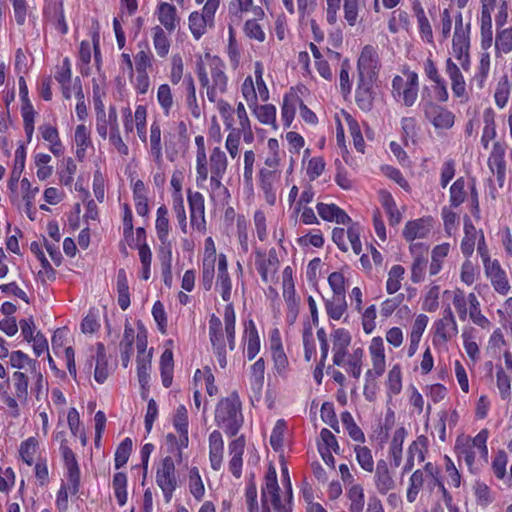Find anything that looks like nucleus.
Returning <instances> with one entry per match:
<instances>
[{
  "mask_svg": "<svg viewBox=\"0 0 512 512\" xmlns=\"http://www.w3.org/2000/svg\"><path fill=\"white\" fill-rule=\"evenodd\" d=\"M279 490L276 469L273 465H270L261 487V505L258 504L256 484L253 481L246 484L245 504L248 512H271L270 507L275 512H291L289 504L282 503Z\"/></svg>",
  "mask_w": 512,
  "mask_h": 512,
  "instance_id": "f257e3e1",
  "label": "nucleus"
},
{
  "mask_svg": "<svg viewBox=\"0 0 512 512\" xmlns=\"http://www.w3.org/2000/svg\"><path fill=\"white\" fill-rule=\"evenodd\" d=\"M197 77L210 102L215 103L226 93L229 79L225 63L219 57L206 54L197 64Z\"/></svg>",
  "mask_w": 512,
  "mask_h": 512,
  "instance_id": "f03ea898",
  "label": "nucleus"
},
{
  "mask_svg": "<svg viewBox=\"0 0 512 512\" xmlns=\"http://www.w3.org/2000/svg\"><path fill=\"white\" fill-rule=\"evenodd\" d=\"M95 111L97 134L104 140L108 139L112 149L122 158H126L130 150L120 133L116 107L109 106L106 113L103 103L99 102L95 105Z\"/></svg>",
  "mask_w": 512,
  "mask_h": 512,
  "instance_id": "7ed1b4c3",
  "label": "nucleus"
},
{
  "mask_svg": "<svg viewBox=\"0 0 512 512\" xmlns=\"http://www.w3.org/2000/svg\"><path fill=\"white\" fill-rule=\"evenodd\" d=\"M215 421L226 434L234 436L243 423L241 403L236 395L222 399L215 411Z\"/></svg>",
  "mask_w": 512,
  "mask_h": 512,
  "instance_id": "20e7f679",
  "label": "nucleus"
},
{
  "mask_svg": "<svg viewBox=\"0 0 512 512\" xmlns=\"http://www.w3.org/2000/svg\"><path fill=\"white\" fill-rule=\"evenodd\" d=\"M419 77L417 72L404 68L402 75L394 76L392 80V94L398 102L411 107L418 98Z\"/></svg>",
  "mask_w": 512,
  "mask_h": 512,
  "instance_id": "39448f33",
  "label": "nucleus"
},
{
  "mask_svg": "<svg viewBox=\"0 0 512 512\" xmlns=\"http://www.w3.org/2000/svg\"><path fill=\"white\" fill-rule=\"evenodd\" d=\"M173 426L180 434L179 439L174 434L166 436V443L170 453L175 452V457L178 462L183 461V450L188 447V412L184 405L177 407L173 419Z\"/></svg>",
  "mask_w": 512,
  "mask_h": 512,
  "instance_id": "423d86ee",
  "label": "nucleus"
},
{
  "mask_svg": "<svg viewBox=\"0 0 512 512\" xmlns=\"http://www.w3.org/2000/svg\"><path fill=\"white\" fill-rule=\"evenodd\" d=\"M175 455V452L173 453ZM175 462L179 463L172 456L164 457L156 468V484L161 489L166 503H169L174 492L179 486V479L176 473Z\"/></svg>",
  "mask_w": 512,
  "mask_h": 512,
  "instance_id": "0eeeda50",
  "label": "nucleus"
},
{
  "mask_svg": "<svg viewBox=\"0 0 512 512\" xmlns=\"http://www.w3.org/2000/svg\"><path fill=\"white\" fill-rule=\"evenodd\" d=\"M368 350L372 367L365 373L366 383L364 387V394L367 399L371 400V397L367 394L368 387L370 384L375 382L377 378L381 377L386 370V356L383 339L380 336L373 337L370 341Z\"/></svg>",
  "mask_w": 512,
  "mask_h": 512,
  "instance_id": "6e6552de",
  "label": "nucleus"
},
{
  "mask_svg": "<svg viewBox=\"0 0 512 512\" xmlns=\"http://www.w3.org/2000/svg\"><path fill=\"white\" fill-rule=\"evenodd\" d=\"M469 49V25L466 28L463 26V18L462 15L459 14L455 22V31L452 39V52L454 57L458 60L462 70L465 72H468L471 66Z\"/></svg>",
  "mask_w": 512,
  "mask_h": 512,
  "instance_id": "1a4fd4ad",
  "label": "nucleus"
},
{
  "mask_svg": "<svg viewBox=\"0 0 512 512\" xmlns=\"http://www.w3.org/2000/svg\"><path fill=\"white\" fill-rule=\"evenodd\" d=\"M279 266L280 261L274 248L268 252L255 251V267L264 283L271 284L276 282Z\"/></svg>",
  "mask_w": 512,
  "mask_h": 512,
  "instance_id": "9d476101",
  "label": "nucleus"
},
{
  "mask_svg": "<svg viewBox=\"0 0 512 512\" xmlns=\"http://www.w3.org/2000/svg\"><path fill=\"white\" fill-rule=\"evenodd\" d=\"M378 47L365 45L357 61L360 80H375L380 69Z\"/></svg>",
  "mask_w": 512,
  "mask_h": 512,
  "instance_id": "9b49d317",
  "label": "nucleus"
},
{
  "mask_svg": "<svg viewBox=\"0 0 512 512\" xmlns=\"http://www.w3.org/2000/svg\"><path fill=\"white\" fill-rule=\"evenodd\" d=\"M347 225V231H345L344 228L335 227L332 231V240L341 251L347 252L349 247L346 239H348L354 253L359 255L362 252V244L360 241L362 228L358 223H354L352 220L351 223Z\"/></svg>",
  "mask_w": 512,
  "mask_h": 512,
  "instance_id": "f8f14e48",
  "label": "nucleus"
},
{
  "mask_svg": "<svg viewBox=\"0 0 512 512\" xmlns=\"http://www.w3.org/2000/svg\"><path fill=\"white\" fill-rule=\"evenodd\" d=\"M423 111L426 119L437 130H448L453 127L455 115L452 111L433 101L423 104Z\"/></svg>",
  "mask_w": 512,
  "mask_h": 512,
  "instance_id": "ddd939ff",
  "label": "nucleus"
},
{
  "mask_svg": "<svg viewBox=\"0 0 512 512\" xmlns=\"http://www.w3.org/2000/svg\"><path fill=\"white\" fill-rule=\"evenodd\" d=\"M374 485L377 492L381 495H387L389 492L397 488V480L395 472L387 463L380 459L377 461L374 473Z\"/></svg>",
  "mask_w": 512,
  "mask_h": 512,
  "instance_id": "4468645a",
  "label": "nucleus"
},
{
  "mask_svg": "<svg viewBox=\"0 0 512 512\" xmlns=\"http://www.w3.org/2000/svg\"><path fill=\"white\" fill-rule=\"evenodd\" d=\"M60 451L67 471V480L72 494H76L80 484V469L74 452L68 447L67 440L61 441Z\"/></svg>",
  "mask_w": 512,
  "mask_h": 512,
  "instance_id": "2eb2a0df",
  "label": "nucleus"
},
{
  "mask_svg": "<svg viewBox=\"0 0 512 512\" xmlns=\"http://www.w3.org/2000/svg\"><path fill=\"white\" fill-rule=\"evenodd\" d=\"M187 200L192 228L203 233L206 230L205 199L200 192L188 191Z\"/></svg>",
  "mask_w": 512,
  "mask_h": 512,
  "instance_id": "dca6fc26",
  "label": "nucleus"
},
{
  "mask_svg": "<svg viewBox=\"0 0 512 512\" xmlns=\"http://www.w3.org/2000/svg\"><path fill=\"white\" fill-rule=\"evenodd\" d=\"M506 146L504 143L496 141L491 153L488 157V167L490 171L496 176L499 187H503L506 178V161H505Z\"/></svg>",
  "mask_w": 512,
  "mask_h": 512,
  "instance_id": "f3484780",
  "label": "nucleus"
},
{
  "mask_svg": "<svg viewBox=\"0 0 512 512\" xmlns=\"http://www.w3.org/2000/svg\"><path fill=\"white\" fill-rule=\"evenodd\" d=\"M435 337L446 342L458 334V325L451 307L443 309L442 317L434 322Z\"/></svg>",
  "mask_w": 512,
  "mask_h": 512,
  "instance_id": "a211bd4d",
  "label": "nucleus"
},
{
  "mask_svg": "<svg viewBox=\"0 0 512 512\" xmlns=\"http://www.w3.org/2000/svg\"><path fill=\"white\" fill-rule=\"evenodd\" d=\"M279 186L280 174L278 172L267 169L260 171L259 187L266 203L270 206L276 204Z\"/></svg>",
  "mask_w": 512,
  "mask_h": 512,
  "instance_id": "6ab92c4d",
  "label": "nucleus"
},
{
  "mask_svg": "<svg viewBox=\"0 0 512 512\" xmlns=\"http://www.w3.org/2000/svg\"><path fill=\"white\" fill-rule=\"evenodd\" d=\"M351 334L344 328L334 329L331 333L333 364L340 366L344 364L348 347L351 343Z\"/></svg>",
  "mask_w": 512,
  "mask_h": 512,
  "instance_id": "aec40b11",
  "label": "nucleus"
},
{
  "mask_svg": "<svg viewBox=\"0 0 512 512\" xmlns=\"http://www.w3.org/2000/svg\"><path fill=\"white\" fill-rule=\"evenodd\" d=\"M486 277L490 280L494 290L501 294L506 295L510 291V284L506 272L502 269L500 262L494 259L492 262L484 265Z\"/></svg>",
  "mask_w": 512,
  "mask_h": 512,
  "instance_id": "412c9836",
  "label": "nucleus"
},
{
  "mask_svg": "<svg viewBox=\"0 0 512 512\" xmlns=\"http://www.w3.org/2000/svg\"><path fill=\"white\" fill-rule=\"evenodd\" d=\"M242 342L244 344L245 357L251 361L260 352L261 343L255 322L252 319L244 321Z\"/></svg>",
  "mask_w": 512,
  "mask_h": 512,
  "instance_id": "4be33fe9",
  "label": "nucleus"
},
{
  "mask_svg": "<svg viewBox=\"0 0 512 512\" xmlns=\"http://www.w3.org/2000/svg\"><path fill=\"white\" fill-rule=\"evenodd\" d=\"M458 66L451 58H447L445 62V73L451 82V89L456 98L467 99L466 81Z\"/></svg>",
  "mask_w": 512,
  "mask_h": 512,
  "instance_id": "5701e85b",
  "label": "nucleus"
},
{
  "mask_svg": "<svg viewBox=\"0 0 512 512\" xmlns=\"http://www.w3.org/2000/svg\"><path fill=\"white\" fill-rule=\"evenodd\" d=\"M427 451V438L423 435L418 436L407 449V455L404 465L402 466V475L410 472L415 462L422 463L425 460V454Z\"/></svg>",
  "mask_w": 512,
  "mask_h": 512,
  "instance_id": "b1692460",
  "label": "nucleus"
},
{
  "mask_svg": "<svg viewBox=\"0 0 512 512\" xmlns=\"http://www.w3.org/2000/svg\"><path fill=\"white\" fill-rule=\"evenodd\" d=\"M432 229V218L423 217L408 221L403 229V237L406 241L413 242L416 239L426 238Z\"/></svg>",
  "mask_w": 512,
  "mask_h": 512,
  "instance_id": "393cba45",
  "label": "nucleus"
},
{
  "mask_svg": "<svg viewBox=\"0 0 512 512\" xmlns=\"http://www.w3.org/2000/svg\"><path fill=\"white\" fill-rule=\"evenodd\" d=\"M215 289L225 302H229L232 293V281L228 273V262L225 254L218 255V274Z\"/></svg>",
  "mask_w": 512,
  "mask_h": 512,
  "instance_id": "a878e982",
  "label": "nucleus"
},
{
  "mask_svg": "<svg viewBox=\"0 0 512 512\" xmlns=\"http://www.w3.org/2000/svg\"><path fill=\"white\" fill-rule=\"evenodd\" d=\"M155 15L160 23L159 26L168 33H172L180 22L176 7L168 2H160L155 10Z\"/></svg>",
  "mask_w": 512,
  "mask_h": 512,
  "instance_id": "bb28decb",
  "label": "nucleus"
},
{
  "mask_svg": "<svg viewBox=\"0 0 512 512\" xmlns=\"http://www.w3.org/2000/svg\"><path fill=\"white\" fill-rule=\"evenodd\" d=\"M195 143L197 145L196 153V185L198 188H205L208 179L207 156L204 146L203 136H196Z\"/></svg>",
  "mask_w": 512,
  "mask_h": 512,
  "instance_id": "cd10ccee",
  "label": "nucleus"
},
{
  "mask_svg": "<svg viewBox=\"0 0 512 512\" xmlns=\"http://www.w3.org/2000/svg\"><path fill=\"white\" fill-rule=\"evenodd\" d=\"M316 210L324 221L335 222L337 224L351 223V218L347 213L334 203H318Z\"/></svg>",
  "mask_w": 512,
  "mask_h": 512,
  "instance_id": "c85d7f7f",
  "label": "nucleus"
},
{
  "mask_svg": "<svg viewBox=\"0 0 512 512\" xmlns=\"http://www.w3.org/2000/svg\"><path fill=\"white\" fill-rule=\"evenodd\" d=\"M245 448V439L244 437H239L233 440L229 444V470L233 474L234 477L240 478L242 475V466L243 460L242 456Z\"/></svg>",
  "mask_w": 512,
  "mask_h": 512,
  "instance_id": "c756f323",
  "label": "nucleus"
},
{
  "mask_svg": "<svg viewBox=\"0 0 512 512\" xmlns=\"http://www.w3.org/2000/svg\"><path fill=\"white\" fill-rule=\"evenodd\" d=\"M264 374H265V361L263 358H259L250 367L249 373V385L253 397L259 400L262 395L264 385Z\"/></svg>",
  "mask_w": 512,
  "mask_h": 512,
  "instance_id": "7c9ffc66",
  "label": "nucleus"
},
{
  "mask_svg": "<svg viewBox=\"0 0 512 512\" xmlns=\"http://www.w3.org/2000/svg\"><path fill=\"white\" fill-rule=\"evenodd\" d=\"M224 441L219 431L214 430L209 435V460L213 470L219 471L222 466Z\"/></svg>",
  "mask_w": 512,
  "mask_h": 512,
  "instance_id": "2f4dec72",
  "label": "nucleus"
},
{
  "mask_svg": "<svg viewBox=\"0 0 512 512\" xmlns=\"http://www.w3.org/2000/svg\"><path fill=\"white\" fill-rule=\"evenodd\" d=\"M228 11L238 18H242L247 13H252L256 18H264L265 16L263 8L255 5L254 0H230Z\"/></svg>",
  "mask_w": 512,
  "mask_h": 512,
  "instance_id": "473e14b6",
  "label": "nucleus"
},
{
  "mask_svg": "<svg viewBox=\"0 0 512 512\" xmlns=\"http://www.w3.org/2000/svg\"><path fill=\"white\" fill-rule=\"evenodd\" d=\"M301 98L296 93H287L283 97V103L281 107V120L285 127H290L295 114L296 109L300 108Z\"/></svg>",
  "mask_w": 512,
  "mask_h": 512,
  "instance_id": "72a5a7b5",
  "label": "nucleus"
},
{
  "mask_svg": "<svg viewBox=\"0 0 512 512\" xmlns=\"http://www.w3.org/2000/svg\"><path fill=\"white\" fill-rule=\"evenodd\" d=\"M406 436L407 431L404 427L397 428L393 433L388 454L394 467H399L402 462L403 443Z\"/></svg>",
  "mask_w": 512,
  "mask_h": 512,
  "instance_id": "f704fd0d",
  "label": "nucleus"
},
{
  "mask_svg": "<svg viewBox=\"0 0 512 512\" xmlns=\"http://www.w3.org/2000/svg\"><path fill=\"white\" fill-rule=\"evenodd\" d=\"M169 34L170 33H168L159 25L154 26L151 29L153 47L156 51V54L160 58H165L169 54L171 47V40L169 38Z\"/></svg>",
  "mask_w": 512,
  "mask_h": 512,
  "instance_id": "c9c22d12",
  "label": "nucleus"
},
{
  "mask_svg": "<svg viewBox=\"0 0 512 512\" xmlns=\"http://www.w3.org/2000/svg\"><path fill=\"white\" fill-rule=\"evenodd\" d=\"M374 80H360L359 85L356 89V103L358 107L363 111L371 110L374 100V92L372 89V83Z\"/></svg>",
  "mask_w": 512,
  "mask_h": 512,
  "instance_id": "e433bc0d",
  "label": "nucleus"
},
{
  "mask_svg": "<svg viewBox=\"0 0 512 512\" xmlns=\"http://www.w3.org/2000/svg\"><path fill=\"white\" fill-rule=\"evenodd\" d=\"M39 131L42 138L49 143V150L55 156L62 155L64 152V147L60 140L57 128L50 124H43L39 126Z\"/></svg>",
  "mask_w": 512,
  "mask_h": 512,
  "instance_id": "4c0bfd02",
  "label": "nucleus"
},
{
  "mask_svg": "<svg viewBox=\"0 0 512 512\" xmlns=\"http://www.w3.org/2000/svg\"><path fill=\"white\" fill-rule=\"evenodd\" d=\"M92 50L94 51L95 62L99 65L100 63V37L98 33H93L92 43L89 41H82L79 50L80 61L88 65L91 62Z\"/></svg>",
  "mask_w": 512,
  "mask_h": 512,
  "instance_id": "58836bf2",
  "label": "nucleus"
},
{
  "mask_svg": "<svg viewBox=\"0 0 512 512\" xmlns=\"http://www.w3.org/2000/svg\"><path fill=\"white\" fill-rule=\"evenodd\" d=\"M363 358L364 350L360 347L355 348L347 359L344 358V364L339 367H343L351 377L358 380L362 373Z\"/></svg>",
  "mask_w": 512,
  "mask_h": 512,
  "instance_id": "ea45409f",
  "label": "nucleus"
},
{
  "mask_svg": "<svg viewBox=\"0 0 512 512\" xmlns=\"http://www.w3.org/2000/svg\"><path fill=\"white\" fill-rule=\"evenodd\" d=\"M189 29L195 39H200L207 31L208 27H213L214 23L206 18L200 11H193L188 17Z\"/></svg>",
  "mask_w": 512,
  "mask_h": 512,
  "instance_id": "a19ab883",
  "label": "nucleus"
},
{
  "mask_svg": "<svg viewBox=\"0 0 512 512\" xmlns=\"http://www.w3.org/2000/svg\"><path fill=\"white\" fill-rule=\"evenodd\" d=\"M381 205L383 206L388 221L391 226L398 225L402 220V213L397 208L394 198L387 191H381L379 194Z\"/></svg>",
  "mask_w": 512,
  "mask_h": 512,
  "instance_id": "79ce46f5",
  "label": "nucleus"
},
{
  "mask_svg": "<svg viewBox=\"0 0 512 512\" xmlns=\"http://www.w3.org/2000/svg\"><path fill=\"white\" fill-rule=\"evenodd\" d=\"M228 167L226 153L220 147H214L209 156L210 174L225 175Z\"/></svg>",
  "mask_w": 512,
  "mask_h": 512,
  "instance_id": "37998d69",
  "label": "nucleus"
},
{
  "mask_svg": "<svg viewBox=\"0 0 512 512\" xmlns=\"http://www.w3.org/2000/svg\"><path fill=\"white\" fill-rule=\"evenodd\" d=\"M346 297L332 296L325 300V311L329 319L339 321L347 311Z\"/></svg>",
  "mask_w": 512,
  "mask_h": 512,
  "instance_id": "c03bdc74",
  "label": "nucleus"
},
{
  "mask_svg": "<svg viewBox=\"0 0 512 512\" xmlns=\"http://www.w3.org/2000/svg\"><path fill=\"white\" fill-rule=\"evenodd\" d=\"M510 52H512V28H498L495 37V56L500 58Z\"/></svg>",
  "mask_w": 512,
  "mask_h": 512,
  "instance_id": "a18cd8bd",
  "label": "nucleus"
},
{
  "mask_svg": "<svg viewBox=\"0 0 512 512\" xmlns=\"http://www.w3.org/2000/svg\"><path fill=\"white\" fill-rule=\"evenodd\" d=\"M484 127L481 136V144L484 149L489 147V143L496 137L495 113L488 108L483 113Z\"/></svg>",
  "mask_w": 512,
  "mask_h": 512,
  "instance_id": "49530a36",
  "label": "nucleus"
},
{
  "mask_svg": "<svg viewBox=\"0 0 512 512\" xmlns=\"http://www.w3.org/2000/svg\"><path fill=\"white\" fill-rule=\"evenodd\" d=\"M116 291L118 294V305L122 310H126L130 306V293L126 271L119 269L116 279Z\"/></svg>",
  "mask_w": 512,
  "mask_h": 512,
  "instance_id": "de8ad7c7",
  "label": "nucleus"
},
{
  "mask_svg": "<svg viewBox=\"0 0 512 512\" xmlns=\"http://www.w3.org/2000/svg\"><path fill=\"white\" fill-rule=\"evenodd\" d=\"M224 325H225V334L227 337L229 349L232 351L235 349L236 345V336H235V325H236V315L234 311V307L232 303H228L224 308Z\"/></svg>",
  "mask_w": 512,
  "mask_h": 512,
  "instance_id": "09e8293b",
  "label": "nucleus"
},
{
  "mask_svg": "<svg viewBox=\"0 0 512 512\" xmlns=\"http://www.w3.org/2000/svg\"><path fill=\"white\" fill-rule=\"evenodd\" d=\"M468 303H469V317L472 320V322L483 328V329H489L490 327V321L488 318L482 314L480 309V302L477 298V296L474 293L468 294Z\"/></svg>",
  "mask_w": 512,
  "mask_h": 512,
  "instance_id": "8fccbe9b",
  "label": "nucleus"
},
{
  "mask_svg": "<svg viewBox=\"0 0 512 512\" xmlns=\"http://www.w3.org/2000/svg\"><path fill=\"white\" fill-rule=\"evenodd\" d=\"M449 251V243H442L433 248L431 253V263L429 266V274L431 276L437 275L441 271L444 260L449 254Z\"/></svg>",
  "mask_w": 512,
  "mask_h": 512,
  "instance_id": "3c124183",
  "label": "nucleus"
},
{
  "mask_svg": "<svg viewBox=\"0 0 512 512\" xmlns=\"http://www.w3.org/2000/svg\"><path fill=\"white\" fill-rule=\"evenodd\" d=\"M169 227L168 209L166 206L161 205L156 212L155 228L162 245L168 243Z\"/></svg>",
  "mask_w": 512,
  "mask_h": 512,
  "instance_id": "603ef678",
  "label": "nucleus"
},
{
  "mask_svg": "<svg viewBox=\"0 0 512 512\" xmlns=\"http://www.w3.org/2000/svg\"><path fill=\"white\" fill-rule=\"evenodd\" d=\"M74 140L77 147L76 156L78 159H83L87 148L92 144L88 127L84 124L78 125L75 129Z\"/></svg>",
  "mask_w": 512,
  "mask_h": 512,
  "instance_id": "864d4df0",
  "label": "nucleus"
},
{
  "mask_svg": "<svg viewBox=\"0 0 512 512\" xmlns=\"http://www.w3.org/2000/svg\"><path fill=\"white\" fill-rule=\"evenodd\" d=\"M150 153L154 161L160 166L163 162L161 129L157 122H153L150 127Z\"/></svg>",
  "mask_w": 512,
  "mask_h": 512,
  "instance_id": "5fc2aeb1",
  "label": "nucleus"
},
{
  "mask_svg": "<svg viewBox=\"0 0 512 512\" xmlns=\"http://www.w3.org/2000/svg\"><path fill=\"white\" fill-rule=\"evenodd\" d=\"M162 276L166 286L172 284V251L169 243L163 245L159 252Z\"/></svg>",
  "mask_w": 512,
  "mask_h": 512,
  "instance_id": "6e6d98bb",
  "label": "nucleus"
},
{
  "mask_svg": "<svg viewBox=\"0 0 512 512\" xmlns=\"http://www.w3.org/2000/svg\"><path fill=\"white\" fill-rule=\"evenodd\" d=\"M135 338V331L130 324H126L124 328L123 338L120 342V352L122 365L126 368L130 362L132 346Z\"/></svg>",
  "mask_w": 512,
  "mask_h": 512,
  "instance_id": "4d7b16f0",
  "label": "nucleus"
},
{
  "mask_svg": "<svg viewBox=\"0 0 512 512\" xmlns=\"http://www.w3.org/2000/svg\"><path fill=\"white\" fill-rule=\"evenodd\" d=\"M224 175L210 174L209 177V197L212 201H225L228 196V189L223 185Z\"/></svg>",
  "mask_w": 512,
  "mask_h": 512,
  "instance_id": "13d9d810",
  "label": "nucleus"
},
{
  "mask_svg": "<svg viewBox=\"0 0 512 512\" xmlns=\"http://www.w3.org/2000/svg\"><path fill=\"white\" fill-rule=\"evenodd\" d=\"M173 353L171 350H165L160 357V371L162 384L164 387L168 388L172 384L173 379Z\"/></svg>",
  "mask_w": 512,
  "mask_h": 512,
  "instance_id": "bf43d9fd",
  "label": "nucleus"
},
{
  "mask_svg": "<svg viewBox=\"0 0 512 512\" xmlns=\"http://www.w3.org/2000/svg\"><path fill=\"white\" fill-rule=\"evenodd\" d=\"M184 84L186 87V104L191 112L192 116L198 119L201 116V109L198 105L197 96H196V87L194 80L191 76H188L184 79Z\"/></svg>",
  "mask_w": 512,
  "mask_h": 512,
  "instance_id": "052dcab7",
  "label": "nucleus"
},
{
  "mask_svg": "<svg viewBox=\"0 0 512 512\" xmlns=\"http://www.w3.org/2000/svg\"><path fill=\"white\" fill-rule=\"evenodd\" d=\"M127 475L123 472H117L113 476L112 487L114 495L119 506H124L127 503Z\"/></svg>",
  "mask_w": 512,
  "mask_h": 512,
  "instance_id": "680f3d73",
  "label": "nucleus"
},
{
  "mask_svg": "<svg viewBox=\"0 0 512 512\" xmlns=\"http://www.w3.org/2000/svg\"><path fill=\"white\" fill-rule=\"evenodd\" d=\"M404 275L405 269L403 266L397 264L390 268L386 281V292L388 294H394L401 289Z\"/></svg>",
  "mask_w": 512,
  "mask_h": 512,
  "instance_id": "e2e57ef3",
  "label": "nucleus"
},
{
  "mask_svg": "<svg viewBox=\"0 0 512 512\" xmlns=\"http://www.w3.org/2000/svg\"><path fill=\"white\" fill-rule=\"evenodd\" d=\"M424 484V471L421 469L415 470L408 481V488L406 492V499L409 503L416 501L419 492Z\"/></svg>",
  "mask_w": 512,
  "mask_h": 512,
  "instance_id": "0e129e2a",
  "label": "nucleus"
},
{
  "mask_svg": "<svg viewBox=\"0 0 512 512\" xmlns=\"http://www.w3.org/2000/svg\"><path fill=\"white\" fill-rule=\"evenodd\" d=\"M511 86L506 75L502 76L495 88L494 92V100L495 104L498 108L503 109L510 98Z\"/></svg>",
  "mask_w": 512,
  "mask_h": 512,
  "instance_id": "69168bd1",
  "label": "nucleus"
},
{
  "mask_svg": "<svg viewBox=\"0 0 512 512\" xmlns=\"http://www.w3.org/2000/svg\"><path fill=\"white\" fill-rule=\"evenodd\" d=\"M347 497L350 501V512H362L364 509L365 498L364 490L360 484L352 485L347 491Z\"/></svg>",
  "mask_w": 512,
  "mask_h": 512,
  "instance_id": "338daca9",
  "label": "nucleus"
},
{
  "mask_svg": "<svg viewBox=\"0 0 512 512\" xmlns=\"http://www.w3.org/2000/svg\"><path fill=\"white\" fill-rule=\"evenodd\" d=\"M188 486L190 493L197 501L204 497L205 487L197 467H192L189 470Z\"/></svg>",
  "mask_w": 512,
  "mask_h": 512,
  "instance_id": "774afa93",
  "label": "nucleus"
}]
</instances>
